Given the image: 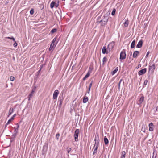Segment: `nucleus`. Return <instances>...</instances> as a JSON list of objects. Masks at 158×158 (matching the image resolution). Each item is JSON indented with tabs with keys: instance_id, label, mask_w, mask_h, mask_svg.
Segmentation results:
<instances>
[{
	"instance_id": "obj_1",
	"label": "nucleus",
	"mask_w": 158,
	"mask_h": 158,
	"mask_svg": "<svg viewBox=\"0 0 158 158\" xmlns=\"http://www.w3.org/2000/svg\"><path fill=\"white\" fill-rule=\"evenodd\" d=\"M56 37H55L52 41V42L50 45V47L49 49L50 51H51L52 52L54 50L55 48L57 42H56Z\"/></svg>"
},
{
	"instance_id": "obj_2",
	"label": "nucleus",
	"mask_w": 158,
	"mask_h": 158,
	"mask_svg": "<svg viewBox=\"0 0 158 158\" xmlns=\"http://www.w3.org/2000/svg\"><path fill=\"white\" fill-rule=\"evenodd\" d=\"M94 140L95 141V143L93 148L94 150L93 152V154L94 155H95L97 153L98 147L99 144V141L98 140H97L96 137H95Z\"/></svg>"
},
{
	"instance_id": "obj_3",
	"label": "nucleus",
	"mask_w": 158,
	"mask_h": 158,
	"mask_svg": "<svg viewBox=\"0 0 158 158\" xmlns=\"http://www.w3.org/2000/svg\"><path fill=\"white\" fill-rule=\"evenodd\" d=\"M80 131L79 129H77L74 132V139L75 141H78V134L80 133Z\"/></svg>"
},
{
	"instance_id": "obj_4",
	"label": "nucleus",
	"mask_w": 158,
	"mask_h": 158,
	"mask_svg": "<svg viewBox=\"0 0 158 158\" xmlns=\"http://www.w3.org/2000/svg\"><path fill=\"white\" fill-rule=\"evenodd\" d=\"M126 54L125 52V50L123 49L121 52L120 54V59L124 60L126 58Z\"/></svg>"
},
{
	"instance_id": "obj_5",
	"label": "nucleus",
	"mask_w": 158,
	"mask_h": 158,
	"mask_svg": "<svg viewBox=\"0 0 158 158\" xmlns=\"http://www.w3.org/2000/svg\"><path fill=\"white\" fill-rule=\"evenodd\" d=\"M115 45V42L112 41L109 44L108 46V48L110 50H112Z\"/></svg>"
},
{
	"instance_id": "obj_6",
	"label": "nucleus",
	"mask_w": 158,
	"mask_h": 158,
	"mask_svg": "<svg viewBox=\"0 0 158 158\" xmlns=\"http://www.w3.org/2000/svg\"><path fill=\"white\" fill-rule=\"evenodd\" d=\"M139 97V100L138 102V104L139 105H140L144 101V97L142 94L140 95Z\"/></svg>"
},
{
	"instance_id": "obj_7",
	"label": "nucleus",
	"mask_w": 158,
	"mask_h": 158,
	"mask_svg": "<svg viewBox=\"0 0 158 158\" xmlns=\"http://www.w3.org/2000/svg\"><path fill=\"white\" fill-rule=\"evenodd\" d=\"M36 87H35L34 88L32 89L31 93L28 96V100H30L32 97L34 93Z\"/></svg>"
},
{
	"instance_id": "obj_8",
	"label": "nucleus",
	"mask_w": 158,
	"mask_h": 158,
	"mask_svg": "<svg viewBox=\"0 0 158 158\" xmlns=\"http://www.w3.org/2000/svg\"><path fill=\"white\" fill-rule=\"evenodd\" d=\"M147 71V69L145 68L139 71L138 73V74L139 75H141L143 74H145Z\"/></svg>"
},
{
	"instance_id": "obj_9",
	"label": "nucleus",
	"mask_w": 158,
	"mask_h": 158,
	"mask_svg": "<svg viewBox=\"0 0 158 158\" xmlns=\"http://www.w3.org/2000/svg\"><path fill=\"white\" fill-rule=\"evenodd\" d=\"M59 91L58 90L55 91L53 94V98L54 99H56L59 94Z\"/></svg>"
},
{
	"instance_id": "obj_10",
	"label": "nucleus",
	"mask_w": 158,
	"mask_h": 158,
	"mask_svg": "<svg viewBox=\"0 0 158 158\" xmlns=\"http://www.w3.org/2000/svg\"><path fill=\"white\" fill-rule=\"evenodd\" d=\"M139 52L137 51H135L133 54V57L134 58H136L137 56L139 55Z\"/></svg>"
},
{
	"instance_id": "obj_11",
	"label": "nucleus",
	"mask_w": 158,
	"mask_h": 158,
	"mask_svg": "<svg viewBox=\"0 0 158 158\" xmlns=\"http://www.w3.org/2000/svg\"><path fill=\"white\" fill-rule=\"evenodd\" d=\"M16 114H15L10 119H9L8 120L6 124V125H7L10 123L11 121H12L14 119V118L16 116Z\"/></svg>"
},
{
	"instance_id": "obj_12",
	"label": "nucleus",
	"mask_w": 158,
	"mask_h": 158,
	"mask_svg": "<svg viewBox=\"0 0 158 158\" xmlns=\"http://www.w3.org/2000/svg\"><path fill=\"white\" fill-rule=\"evenodd\" d=\"M149 131H152L153 130L154 126L152 123H151L149 124Z\"/></svg>"
},
{
	"instance_id": "obj_13",
	"label": "nucleus",
	"mask_w": 158,
	"mask_h": 158,
	"mask_svg": "<svg viewBox=\"0 0 158 158\" xmlns=\"http://www.w3.org/2000/svg\"><path fill=\"white\" fill-rule=\"evenodd\" d=\"M143 44V40H140L138 42L137 45L136 46L137 48H140L142 46Z\"/></svg>"
},
{
	"instance_id": "obj_14",
	"label": "nucleus",
	"mask_w": 158,
	"mask_h": 158,
	"mask_svg": "<svg viewBox=\"0 0 158 158\" xmlns=\"http://www.w3.org/2000/svg\"><path fill=\"white\" fill-rule=\"evenodd\" d=\"M102 52L103 54H105V53L108 54V52L106 46H104L103 48L102 49Z\"/></svg>"
},
{
	"instance_id": "obj_15",
	"label": "nucleus",
	"mask_w": 158,
	"mask_h": 158,
	"mask_svg": "<svg viewBox=\"0 0 158 158\" xmlns=\"http://www.w3.org/2000/svg\"><path fill=\"white\" fill-rule=\"evenodd\" d=\"M104 18L101 20V22H104L105 23H107L108 20V18L106 16H104Z\"/></svg>"
},
{
	"instance_id": "obj_16",
	"label": "nucleus",
	"mask_w": 158,
	"mask_h": 158,
	"mask_svg": "<svg viewBox=\"0 0 158 158\" xmlns=\"http://www.w3.org/2000/svg\"><path fill=\"white\" fill-rule=\"evenodd\" d=\"M14 111V109L13 108H10L9 110L8 117L10 116Z\"/></svg>"
},
{
	"instance_id": "obj_17",
	"label": "nucleus",
	"mask_w": 158,
	"mask_h": 158,
	"mask_svg": "<svg viewBox=\"0 0 158 158\" xmlns=\"http://www.w3.org/2000/svg\"><path fill=\"white\" fill-rule=\"evenodd\" d=\"M107 61V57H103L102 60V65L104 66L105 64L106 63V62Z\"/></svg>"
},
{
	"instance_id": "obj_18",
	"label": "nucleus",
	"mask_w": 158,
	"mask_h": 158,
	"mask_svg": "<svg viewBox=\"0 0 158 158\" xmlns=\"http://www.w3.org/2000/svg\"><path fill=\"white\" fill-rule=\"evenodd\" d=\"M88 100L89 99L88 97L85 96L84 97L83 102L84 103H85L88 101Z\"/></svg>"
},
{
	"instance_id": "obj_19",
	"label": "nucleus",
	"mask_w": 158,
	"mask_h": 158,
	"mask_svg": "<svg viewBox=\"0 0 158 158\" xmlns=\"http://www.w3.org/2000/svg\"><path fill=\"white\" fill-rule=\"evenodd\" d=\"M155 69V64H153L152 65H150L149 67V70L152 69L153 70H154Z\"/></svg>"
},
{
	"instance_id": "obj_20",
	"label": "nucleus",
	"mask_w": 158,
	"mask_h": 158,
	"mask_svg": "<svg viewBox=\"0 0 158 158\" xmlns=\"http://www.w3.org/2000/svg\"><path fill=\"white\" fill-rule=\"evenodd\" d=\"M104 142L106 145L107 144L109 143V141L106 136L104 137Z\"/></svg>"
},
{
	"instance_id": "obj_21",
	"label": "nucleus",
	"mask_w": 158,
	"mask_h": 158,
	"mask_svg": "<svg viewBox=\"0 0 158 158\" xmlns=\"http://www.w3.org/2000/svg\"><path fill=\"white\" fill-rule=\"evenodd\" d=\"M118 67L116 68L115 69L111 72V74L112 75H114L118 71Z\"/></svg>"
},
{
	"instance_id": "obj_22",
	"label": "nucleus",
	"mask_w": 158,
	"mask_h": 158,
	"mask_svg": "<svg viewBox=\"0 0 158 158\" xmlns=\"http://www.w3.org/2000/svg\"><path fill=\"white\" fill-rule=\"evenodd\" d=\"M135 40H133L132 42L131 45V48H135Z\"/></svg>"
},
{
	"instance_id": "obj_23",
	"label": "nucleus",
	"mask_w": 158,
	"mask_h": 158,
	"mask_svg": "<svg viewBox=\"0 0 158 158\" xmlns=\"http://www.w3.org/2000/svg\"><path fill=\"white\" fill-rule=\"evenodd\" d=\"M126 152L125 151H123L121 152V158H125V157Z\"/></svg>"
},
{
	"instance_id": "obj_24",
	"label": "nucleus",
	"mask_w": 158,
	"mask_h": 158,
	"mask_svg": "<svg viewBox=\"0 0 158 158\" xmlns=\"http://www.w3.org/2000/svg\"><path fill=\"white\" fill-rule=\"evenodd\" d=\"M55 2L54 1L51 2L50 4V7L51 8H53L55 6Z\"/></svg>"
},
{
	"instance_id": "obj_25",
	"label": "nucleus",
	"mask_w": 158,
	"mask_h": 158,
	"mask_svg": "<svg viewBox=\"0 0 158 158\" xmlns=\"http://www.w3.org/2000/svg\"><path fill=\"white\" fill-rule=\"evenodd\" d=\"M90 75V73H87V74L85 75V76L83 78V80H85L86 78H88Z\"/></svg>"
},
{
	"instance_id": "obj_26",
	"label": "nucleus",
	"mask_w": 158,
	"mask_h": 158,
	"mask_svg": "<svg viewBox=\"0 0 158 158\" xmlns=\"http://www.w3.org/2000/svg\"><path fill=\"white\" fill-rule=\"evenodd\" d=\"M123 24L124 26L125 27H127L128 26L129 24L128 21V20L126 21Z\"/></svg>"
},
{
	"instance_id": "obj_27",
	"label": "nucleus",
	"mask_w": 158,
	"mask_h": 158,
	"mask_svg": "<svg viewBox=\"0 0 158 158\" xmlns=\"http://www.w3.org/2000/svg\"><path fill=\"white\" fill-rule=\"evenodd\" d=\"M157 156V154L156 152L153 151V153L152 158H156Z\"/></svg>"
},
{
	"instance_id": "obj_28",
	"label": "nucleus",
	"mask_w": 158,
	"mask_h": 158,
	"mask_svg": "<svg viewBox=\"0 0 158 158\" xmlns=\"http://www.w3.org/2000/svg\"><path fill=\"white\" fill-rule=\"evenodd\" d=\"M57 31V29L56 28L53 29L51 31V32L52 33H53L56 32Z\"/></svg>"
},
{
	"instance_id": "obj_29",
	"label": "nucleus",
	"mask_w": 158,
	"mask_h": 158,
	"mask_svg": "<svg viewBox=\"0 0 158 158\" xmlns=\"http://www.w3.org/2000/svg\"><path fill=\"white\" fill-rule=\"evenodd\" d=\"M6 38H7L8 39H9L12 40L14 41H15V38L13 37H6Z\"/></svg>"
},
{
	"instance_id": "obj_30",
	"label": "nucleus",
	"mask_w": 158,
	"mask_h": 158,
	"mask_svg": "<svg viewBox=\"0 0 158 158\" xmlns=\"http://www.w3.org/2000/svg\"><path fill=\"white\" fill-rule=\"evenodd\" d=\"M100 22L101 23V26H104L106 24H107V23H104V22H101V20L100 21Z\"/></svg>"
},
{
	"instance_id": "obj_31",
	"label": "nucleus",
	"mask_w": 158,
	"mask_h": 158,
	"mask_svg": "<svg viewBox=\"0 0 158 158\" xmlns=\"http://www.w3.org/2000/svg\"><path fill=\"white\" fill-rule=\"evenodd\" d=\"M93 70V68L89 67V70L88 71V73H89L90 74V73H91L92 70Z\"/></svg>"
},
{
	"instance_id": "obj_32",
	"label": "nucleus",
	"mask_w": 158,
	"mask_h": 158,
	"mask_svg": "<svg viewBox=\"0 0 158 158\" xmlns=\"http://www.w3.org/2000/svg\"><path fill=\"white\" fill-rule=\"evenodd\" d=\"M123 81V80L122 79H121L120 80L119 83H118V89H120V84L121 82Z\"/></svg>"
},
{
	"instance_id": "obj_33",
	"label": "nucleus",
	"mask_w": 158,
	"mask_h": 158,
	"mask_svg": "<svg viewBox=\"0 0 158 158\" xmlns=\"http://www.w3.org/2000/svg\"><path fill=\"white\" fill-rule=\"evenodd\" d=\"M116 12V10L115 9H114L111 13V14L112 15H115Z\"/></svg>"
},
{
	"instance_id": "obj_34",
	"label": "nucleus",
	"mask_w": 158,
	"mask_h": 158,
	"mask_svg": "<svg viewBox=\"0 0 158 158\" xmlns=\"http://www.w3.org/2000/svg\"><path fill=\"white\" fill-rule=\"evenodd\" d=\"M60 134L59 133L57 134L56 135V139L58 140L59 139V137H60Z\"/></svg>"
},
{
	"instance_id": "obj_35",
	"label": "nucleus",
	"mask_w": 158,
	"mask_h": 158,
	"mask_svg": "<svg viewBox=\"0 0 158 158\" xmlns=\"http://www.w3.org/2000/svg\"><path fill=\"white\" fill-rule=\"evenodd\" d=\"M148 82V80H145L144 81L143 85L146 86L147 85Z\"/></svg>"
},
{
	"instance_id": "obj_36",
	"label": "nucleus",
	"mask_w": 158,
	"mask_h": 158,
	"mask_svg": "<svg viewBox=\"0 0 158 158\" xmlns=\"http://www.w3.org/2000/svg\"><path fill=\"white\" fill-rule=\"evenodd\" d=\"M10 81H13L15 79V77L13 76H11L10 77Z\"/></svg>"
},
{
	"instance_id": "obj_37",
	"label": "nucleus",
	"mask_w": 158,
	"mask_h": 158,
	"mask_svg": "<svg viewBox=\"0 0 158 158\" xmlns=\"http://www.w3.org/2000/svg\"><path fill=\"white\" fill-rule=\"evenodd\" d=\"M72 149L70 148H68L67 149V152L68 153L71 151Z\"/></svg>"
},
{
	"instance_id": "obj_38",
	"label": "nucleus",
	"mask_w": 158,
	"mask_h": 158,
	"mask_svg": "<svg viewBox=\"0 0 158 158\" xmlns=\"http://www.w3.org/2000/svg\"><path fill=\"white\" fill-rule=\"evenodd\" d=\"M34 13V11L33 9H32L30 11V13L31 15H33Z\"/></svg>"
},
{
	"instance_id": "obj_39",
	"label": "nucleus",
	"mask_w": 158,
	"mask_h": 158,
	"mask_svg": "<svg viewBox=\"0 0 158 158\" xmlns=\"http://www.w3.org/2000/svg\"><path fill=\"white\" fill-rule=\"evenodd\" d=\"M15 42L13 44V46L15 47H16L17 45V43L15 41Z\"/></svg>"
},
{
	"instance_id": "obj_40",
	"label": "nucleus",
	"mask_w": 158,
	"mask_h": 158,
	"mask_svg": "<svg viewBox=\"0 0 158 158\" xmlns=\"http://www.w3.org/2000/svg\"><path fill=\"white\" fill-rule=\"evenodd\" d=\"M149 53H150V52H149V51H148L147 53V54H146V57L147 58L149 55Z\"/></svg>"
},
{
	"instance_id": "obj_41",
	"label": "nucleus",
	"mask_w": 158,
	"mask_h": 158,
	"mask_svg": "<svg viewBox=\"0 0 158 158\" xmlns=\"http://www.w3.org/2000/svg\"><path fill=\"white\" fill-rule=\"evenodd\" d=\"M58 6V4H57L56 3H55V6L56 7H57Z\"/></svg>"
},
{
	"instance_id": "obj_42",
	"label": "nucleus",
	"mask_w": 158,
	"mask_h": 158,
	"mask_svg": "<svg viewBox=\"0 0 158 158\" xmlns=\"http://www.w3.org/2000/svg\"><path fill=\"white\" fill-rule=\"evenodd\" d=\"M92 83L91 82V83L90 84H89V87H91V86H92Z\"/></svg>"
},
{
	"instance_id": "obj_43",
	"label": "nucleus",
	"mask_w": 158,
	"mask_h": 158,
	"mask_svg": "<svg viewBox=\"0 0 158 158\" xmlns=\"http://www.w3.org/2000/svg\"><path fill=\"white\" fill-rule=\"evenodd\" d=\"M91 88V87H89V91H90V90Z\"/></svg>"
},
{
	"instance_id": "obj_44",
	"label": "nucleus",
	"mask_w": 158,
	"mask_h": 158,
	"mask_svg": "<svg viewBox=\"0 0 158 158\" xmlns=\"http://www.w3.org/2000/svg\"><path fill=\"white\" fill-rule=\"evenodd\" d=\"M89 92L90 91H89V90L87 92V93H88V94H89Z\"/></svg>"
},
{
	"instance_id": "obj_45",
	"label": "nucleus",
	"mask_w": 158,
	"mask_h": 158,
	"mask_svg": "<svg viewBox=\"0 0 158 158\" xmlns=\"http://www.w3.org/2000/svg\"><path fill=\"white\" fill-rule=\"evenodd\" d=\"M62 0L63 1H65V0Z\"/></svg>"
}]
</instances>
